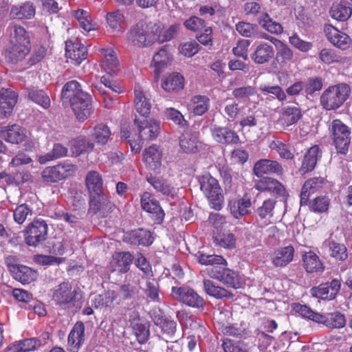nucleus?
<instances>
[{
    "instance_id": "nucleus-49",
    "label": "nucleus",
    "mask_w": 352,
    "mask_h": 352,
    "mask_svg": "<svg viewBox=\"0 0 352 352\" xmlns=\"http://www.w3.org/2000/svg\"><path fill=\"white\" fill-rule=\"evenodd\" d=\"M28 97L33 102L45 109H47L50 106V99L47 94L43 90L35 88L30 89L28 91Z\"/></svg>"
},
{
    "instance_id": "nucleus-32",
    "label": "nucleus",
    "mask_w": 352,
    "mask_h": 352,
    "mask_svg": "<svg viewBox=\"0 0 352 352\" xmlns=\"http://www.w3.org/2000/svg\"><path fill=\"white\" fill-rule=\"evenodd\" d=\"M236 30L241 36L245 37L261 38L270 40V36L265 33L259 31L258 26L256 24L240 21L236 25ZM270 41H272V39Z\"/></svg>"
},
{
    "instance_id": "nucleus-36",
    "label": "nucleus",
    "mask_w": 352,
    "mask_h": 352,
    "mask_svg": "<svg viewBox=\"0 0 352 352\" xmlns=\"http://www.w3.org/2000/svg\"><path fill=\"white\" fill-rule=\"evenodd\" d=\"M302 118L301 110L297 107H285L282 109L279 118L280 122L285 126L296 124Z\"/></svg>"
},
{
    "instance_id": "nucleus-19",
    "label": "nucleus",
    "mask_w": 352,
    "mask_h": 352,
    "mask_svg": "<svg viewBox=\"0 0 352 352\" xmlns=\"http://www.w3.org/2000/svg\"><path fill=\"white\" fill-rule=\"evenodd\" d=\"M25 137V130L16 124L1 126L0 129V138L11 144H19Z\"/></svg>"
},
{
    "instance_id": "nucleus-2",
    "label": "nucleus",
    "mask_w": 352,
    "mask_h": 352,
    "mask_svg": "<svg viewBox=\"0 0 352 352\" xmlns=\"http://www.w3.org/2000/svg\"><path fill=\"white\" fill-rule=\"evenodd\" d=\"M10 34V42L5 57L8 62L17 63L21 61L30 51V41L26 30L16 25L8 28Z\"/></svg>"
},
{
    "instance_id": "nucleus-29",
    "label": "nucleus",
    "mask_w": 352,
    "mask_h": 352,
    "mask_svg": "<svg viewBox=\"0 0 352 352\" xmlns=\"http://www.w3.org/2000/svg\"><path fill=\"white\" fill-rule=\"evenodd\" d=\"M162 152L155 146H151L144 151L143 158L149 169L159 172L162 164Z\"/></svg>"
},
{
    "instance_id": "nucleus-15",
    "label": "nucleus",
    "mask_w": 352,
    "mask_h": 352,
    "mask_svg": "<svg viewBox=\"0 0 352 352\" xmlns=\"http://www.w3.org/2000/svg\"><path fill=\"white\" fill-rule=\"evenodd\" d=\"M141 206L144 210L152 214L155 223L160 224L163 222L164 210L158 201L153 199L150 193L145 192L141 196Z\"/></svg>"
},
{
    "instance_id": "nucleus-62",
    "label": "nucleus",
    "mask_w": 352,
    "mask_h": 352,
    "mask_svg": "<svg viewBox=\"0 0 352 352\" xmlns=\"http://www.w3.org/2000/svg\"><path fill=\"white\" fill-rule=\"evenodd\" d=\"M133 331L140 344H142L148 341L150 331L146 324L137 323L133 326Z\"/></svg>"
},
{
    "instance_id": "nucleus-44",
    "label": "nucleus",
    "mask_w": 352,
    "mask_h": 352,
    "mask_svg": "<svg viewBox=\"0 0 352 352\" xmlns=\"http://www.w3.org/2000/svg\"><path fill=\"white\" fill-rule=\"evenodd\" d=\"M67 154V148L61 144L56 143L54 144L53 148L50 152L39 157L38 162L41 164H45L47 162L65 157Z\"/></svg>"
},
{
    "instance_id": "nucleus-22",
    "label": "nucleus",
    "mask_w": 352,
    "mask_h": 352,
    "mask_svg": "<svg viewBox=\"0 0 352 352\" xmlns=\"http://www.w3.org/2000/svg\"><path fill=\"white\" fill-rule=\"evenodd\" d=\"M253 170L257 177L271 173L280 175L283 173V167L276 161L265 159L258 161L254 164Z\"/></svg>"
},
{
    "instance_id": "nucleus-25",
    "label": "nucleus",
    "mask_w": 352,
    "mask_h": 352,
    "mask_svg": "<svg viewBox=\"0 0 352 352\" xmlns=\"http://www.w3.org/2000/svg\"><path fill=\"white\" fill-rule=\"evenodd\" d=\"M274 56V50L272 45L267 43L258 44L251 54L252 60L256 64L268 63Z\"/></svg>"
},
{
    "instance_id": "nucleus-31",
    "label": "nucleus",
    "mask_w": 352,
    "mask_h": 352,
    "mask_svg": "<svg viewBox=\"0 0 352 352\" xmlns=\"http://www.w3.org/2000/svg\"><path fill=\"white\" fill-rule=\"evenodd\" d=\"M85 184L90 196L103 193V182L98 172L89 171L86 175Z\"/></svg>"
},
{
    "instance_id": "nucleus-27",
    "label": "nucleus",
    "mask_w": 352,
    "mask_h": 352,
    "mask_svg": "<svg viewBox=\"0 0 352 352\" xmlns=\"http://www.w3.org/2000/svg\"><path fill=\"white\" fill-rule=\"evenodd\" d=\"M65 55L73 60L74 64L80 65L87 58V52L83 45L72 41L65 42Z\"/></svg>"
},
{
    "instance_id": "nucleus-55",
    "label": "nucleus",
    "mask_w": 352,
    "mask_h": 352,
    "mask_svg": "<svg viewBox=\"0 0 352 352\" xmlns=\"http://www.w3.org/2000/svg\"><path fill=\"white\" fill-rule=\"evenodd\" d=\"M214 243L225 248H233L235 245V238L233 234L223 233L213 236Z\"/></svg>"
},
{
    "instance_id": "nucleus-47",
    "label": "nucleus",
    "mask_w": 352,
    "mask_h": 352,
    "mask_svg": "<svg viewBox=\"0 0 352 352\" xmlns=\"http://www.w3.org/2000/svg\"><path fill=\"white\" fill-rule=\"evenodd\" d=\"M111 135L109 128L103 124H100L94 128L91 134V140H94L98 144L104 145Z\"/></svg>"
},
{
    "instance_id": "nucleus-54",
    "label": "nucleus",
    "mask_w": 352,
    "mask_h": 352,
    "mask_svg": "<svg viewBox=\"0 0 352 352\" xmlns=\"http://www.w3.org/2000/svg\"><path fill=\"white\" fill-rule=\"evenodd\" d=\"M303 82V93L307 98L316 91H319L322 87V82L319 78H311Z\"/></svg>"
},
{
    "instance_id": "nucleus-9",
    "label": "nucleus",
    "mask_w": 352,
    "mask_h": 352,
    "mask_svg": "<svg viewBox=\"0 0 352 352\" xmlns=\"http://www.w3.org/2000/svg\"><path fill=\"white\" fill-rule=\"evenodd\" d=\"M171 290L173 298L188 306L195 308L204 306L203 298L194 289L188 287H173Z\"/></svg>"
},
{
    "instance_id": "nucleus-11",
    "label": "nucleus",
    "mask_w": 352,
    "mask_h": 352,
    "mask_svg": "<svg viewBox=\"0 0 352 352\" xmlns=\"http://www.w3.org/2000/svg\"><path fill=\"white\" fill-rule=\"evenodd\" d=\"M10 258H6V263L14 278L22 284H28L37 278L38 273L32 268L19 264H12Z\"/></svg>"
},
{
    "instance_id": "nucleus-48",
    "label": "nucleus",
    "mask_w": 352,
    "mask_h": 352,
    "mask_svg": "<svg viewBox=\"0 0 352 352\" xmlns=\"http://www.w3.org/2000/svg\"><path fill=\"white\" fill-rule=\"evenodd\" d=\"M180 146L186 153H194L197 151L198 140L195 133H185L180 138Z\"/></svg>"
},
{
    "instance_id": "nucleus-46",
    "label": "nucleus",
    "mask_w": 352,
    "mask_h": 352,
    "mask_svg": "<svg viewBox=\"0 0 352 352\" xmlns=\"http://www.w3.org/2000/svg\"><path fill=\"white\" fill-rule=\"evenodd\" d=\"M304 267L309 273L322 271L324 267L318 256L313 252H308L303 255Z\"/></svg>"
},
{
    "instance_id": "nucleus-10",
    "label": "nucleus",
    "mask_w": 352,
    "mask_h": 352,
    "mask_svg": "<svg viewBox=\"0 0 352 352\" xmlns=\"http://www.w3.org/2000/svg\"><path fill=\"white\" fill-rule=\"evenodd\" d=\"M74 171V166L71 164H59L48 166L42 172L43 181L48 184L58 182L71 175Z\"/></svg>"
},
{
    "instance_id": "nucleus-21",
    "label": "nucleus",
    "mask_w": 352,
    "mask_h": 352,
    "mask_svg": "<svg viewBox=\"0 0 352 352\" xmlns=\"http://www.w3.org/2000/svg\"><path fill=\"white\" fill-rule=\"evenodd\" d=\"M324 32L330 42L341 50H346L349 47L351 39L345 33L340 32L333 25L327 24L324 26Z\"/></svg>"
},
{
    "instance_id": "nucleus-1",
    "label": "nucleus",
    "mask_w": 352,
    "mask_h": 352,
    "mask_svg": "<svg viewBox=\"0 0 352 352\" xmlns=\"http://www.w3.org/2000/svg\"><path fill=\"white\" fill-rule=\"evenodd\" d=\"M60 100L64 107L72 108L78 122H84L94 113L91 96L82 91L76 80L69 81L63 85Z\"/></svg>"
},
{
    "instance_id": "nucleus-6",
    "label": "nucleus",
    "mask_w": 352,
    "mask_h": 352,
    "mask_svg": "<svg viewBox=\"0 0 352 352\" xmlns=\"http://www.w3.org/2000/svg\"><path fill=\"white\" fill-rule=\"evenodd\" d=\"M47 225L44 220L36 219L24 230V239L29 246L38 247L47 239Z\"/></svg>"
},
{
    "instance_id": "nucleus-30",
    "label": "nucleus",
    "mask_w": 352,
    "mask_h": 352,
    "mask_svg": "<svg viewBox=\"0 0 352 352\" xmlns=\"http://www.w3.org/2000/svg\"><path fill=\"white\" fill-rule=\"evenodd\" d=\"M153 241L151 232L143 228L132 230L128 235V242L131 245L148 246Z\"/></svg>"
},
{
    "instance_id": "nucleus-7",
    "label": "nucleus",
    "mask_w": 352,
    "mask_h": 352,
    "mask_svg": "<svg viewBox=\"0 0 352 352\" xmlns=\"http://www.w3.org/2000/svg\"><path fill=\"white\" fill-rule=\"evenodd\" d=\"M333 140L338 153L346 154L351 142V130L339 120H335L331 124Z\"/></svg>"
},
{
    "instance_id": "nucleus-28",
    "label": "nucleus",
    "mask_w": 352,
    "mask_h": 352,
    "mask_svg": "<svg viewBox=\"0 0 352 352\" xmlns=\"http://www.w3.org/2000/svg\"><path fill=\"white\" fill-rule=\"evenodd\" d=\"M94 142L85 136H78L70 141V148L75 156L90 153L94 150Z\"/></svg>"
},
{
    "instance_id": "nucleus-24",
    "label": "nucleus",
    "mask_w": 352,
    "mask_h": 352,
    "mask_svg": "<svg viewBox=\"0 0 352 352\" xmlns=\"http://www.w3.org/2000/svg\"><path fill=\"white\" fill-rule=\"evenodd\" d=\"M85 325L81 321L77 322L68 336V344L70 350L73 352H77L84 342L85 338Z\"/></svg>"
},
{
    "instance_id": "nucleus-35",
    "label": "nucleus",
    "mask_w": 352,
    "mask_h": 352,
    "mask_svg": "<svg viewBox=\"0 0 352 352\" xmlns=\"http://www.w3.org/2000/svg\"><path fill=\"white\" fill-rule=\"evenodd\" d=\"M184 87V78L177 72H173L165 77L162 82V87L166 91H177Z\"/></svg>"
},
{
    "instance_id": "nucleus-43",
    "label": "nucleus",
    "mask_w": 352,
    "mask_h": 352,
    "mask_svg": "<svg viewBox=\"0 0 352 352\" xmlns=\"http://www.w3.org/2000/svg\"><path fill=\"white\" fill-rule=\"evenodd\" d=\"M134 103L135 109L140 116L146 117L149 115L151 104L142 92L137 89L135 90Z\"/></svg>"
},
{
    "instance_id": "nucleus-34",
    "label": "nucleus",
    "mask_w": 352,
    "mask_h": 352,
    "mask_svg": "<svg viewBox=\"0 0 352 352\" xmlns=\"http://www.w3.org/2000/svg\"><path fill=\"white\" fill-rule=\"evenodd\" d=\"M321 155V151L318 145L311 147L305 155L300 171L305 173L314 170Z\"/></svg>"
},
{
    "instance_id": "nucleus-20",
    "label": "nucleus",
    "mask_w": 352,
    "mask_h": 352,
    "mask_svg": "<svg viewBox=\"0 0 352 352\" xmlns=\"http://www.w3.org/2000/svg\"><path fill=\"white\" fill-rule=\"evenodd\" d=\"M74 298V292L72 291V286L67 283L60 284L54 289L52 300L63 308L68 307Z\"/></svg>"
},
{
    "instance_id": "nucleus-53",
    "label": "nucleus",
    "mask_w": 352,
    "mask_h": 352,
    "mask_svg": "<svg viewBox=\"0 0 352 352\" xmlns=\"http://www.w3.org/2000/svg\"><path fill=\"white\" fill-rule=\"evenodd\" d=\"M259 24L269 32L272 34H280L283 32L282 25L276 21H273L268 14L265 13L262 19H259Z\"/></svg>"
},
{
    "instance_id": "nucleus-17",
    "label": "nucleus",
    "mask_w": 352,
    "mask_h": 352,
    "mask_svg": "<svg viewBox=\"0 0 352 352\" xmlns=\"http://www.w3.org/2000/svg\"><path fill=\"white\" fill-rule=\"evenodd\" d=\"M211 133L216 142L222 144H238L240 138L238 134L233 130L216 124L211 127Z\"/></svg>"
},
{
    "instance_id": "nucleus-13",
    "label": "nucleus",
    "mask_w": 352,
    "mask_h": 352,
    "mask_svg": "<svg viewBox=\"0 0 352 352\" xmlns=\"http://www.w3.org/2000/svg\"><path fill=\"white\" fill-rule=\"evenodd\" d=\"M134 123L138 126L139 137L142 140H153L155 139L160 130V122L155 120H139L136 117Z\"/></svg>"
},
{
    "instance_id": "nucleus-8",
    "label": "nucleus",
    "mask_w": 352,
    "mask_h": 352,
    "mask_svg": "<svg viewBox=\"0 0 352 352\" xmlns=\"http://www.w3.org/2000/svg\"><path fill=\"white\" fill-rule=\"evenodd\" d=\"M226 265H217L208 269V275L221 281L223 285L234 289L241 286L239 276L233 270L227 268Z\"/></svg>"
},
{
    "instance_id": "nucleus-37",
    "label": "nucleus",
    "mask_w": 352,
    "mask_h": 352,
    "mask_svg": "<svg viewBox=\"0 0 352 352\" xmlns=\"http://www.w3.org/2000/svg\"><path fill=\"white\" fill-rule=\"evenodd\" d=\"M169 54L166 46H163L153 57V63L155 67V77L157 78L161 72L166 68L170 63Z\"/></svg>"
},
{
    "instance_id": "nucleus-51",
    "label": "nucleus",
    "mask_w": 352,
    "mask_h": 352,
    "mask_svg": "<svg viewBox=\"0 0 352 352\" xmlns=\"http://www.w3.org/2000/svg\"><path fill=\"white\" fill-rule=\"evenodd\" d=\"M326 326L329 328H342L345 325L346 320L343 314L340 312H334L328 315L327 317L324 316L323 320Z\"/></svg>"
},
{
    "instance_id": "nucleus-12",
    "label": "nucleus",
    "mask_w": 352,
    "mask_h": 352,
    "mask_svg": "<svg viewBox=\"0 0 352 352\" xmlns=\"http://www.w3.org/2000/svg\"><path fill=\"white\" fill-rule=\"evenodd\" d=\"M115 206L104 193L90 196L89 211L100 218H104L112 212Z\"/></svg>"
},
{
    "instance_id": "nucleus-3",
    "label": "nucleus",
    "mask_w": 352,
    "mask_h": 352,
    "mask_svg": "<svg viewBox=\"0 0 352 352\" xmlns=\"http://www.w3.org/2000/svg\"><path fill=\"white\" fill-rule=\"evenodd\" d=\"M350 87L345 83L329 87L320 96V104L326 110H335L340 107L347 100Z\"/></svg>"
},
{
    "instance_id": "nucleus-50",
    "label": "nucleus",
    "mask_w": 352,
    "mask_h": 352,
    "mask_svg": "<svg viewBox=\"0 0 352 352\" xmlns=\"http://www.w3.org/2000/svg\"><path fill=\"white\" fill-rule=\"evenodd\" d=\"M199 262L202 265H211V267L217 265H226V261L221 256L214 254H205L199 252L197 254Z\"/></svg>"
},
{
    "instance_id": "nucleus-61",
    "label": "nucleus",
    "mask_w": 352,
    "mask_h": 352,
    "mask_svg": "<svg viewBox=\"0 0 352 352\" xmlns=\"http://www.w3.org/2000/svg\"><path fill=\"white\" fill-rule=\"evenodd\" d=\"M106 19L109 25L114 30H120L122 28V23L124 22V16L120 10L108 13Z\"/></svg>"
},
{
    "instance_id": "nucleus-18",
    "label": "nucleus",
    "mask_w": 352,
    "mask_h": 352,
    "mask_svg": "<svg viewBox=\"0 0 352 352\" xmlns=\"http://www.w3.org/2000/svg\"><path fill=\"white\" fill-rule=\"evenodd\" d=\"M254 188L261 192L268 191L283 197L287 196V192L284 186L277 179L272 177H263L261 179L256 181Z\"/></svg>"
},
{
    "instance_id": "nucleus-14",
    "label": "nucleus",
    "mask_w": 352,
    "mask_h": 352,
    "mask_svg": "<svg viewBox=\"0 0 352 352\" xmlns=\"http://www.w3.org/2000/svg\"><path fill=\"white\" fill-rule=\"evenodd\" d=\"M19 95L11 88H1L0 90V116L7 118L12 112L17 102Z\"/></svg>"
},
{
    "instance_id": "nucleus-4",
    "label": "nucleus",
    "mask_w": 352,
    "mask_h": 352,
    "mask_svg": "<svg viewBox=\"0 0 352 352\" xmlns=\"http://www.w3.org/2000/svg\"><path fill=\"white\" fill-rule=\"evenodd\" d=\"M200 189L208 199L211 207L217 210L221 209L224 197L218 181L210 174L199 179Z\"/></svg>"
},
{
    "instance_id": "nucleus-59",
    "label": "nucleus",
    "mask_w": 352,
    "mask_h": 352,
    "mask_svg": "<svg viewBox=\"0 0 352 352\" xmlns=\"http://www.w3.org/2000/svg\"><path fill=\"white\" fill-rule=\"evenodd\" d=\"M180 28L181 25L179 23H174L168 28L163 30L157 37L159 43L169 41L174 38L179 34Z\"/></svg>"
},
{
    "instance_id": "nucleus-23",
    "label": "nucleus",
    "mask_w": 352,
    "mask_h": 352,
    "mask_svg": "<svg viewBox=\"0 0 352 352\" xmlns=\"http://www.w3.org/2000/svg\"><path fill=\"white\" fill-rule=\"evenodd\" d=\"M251 205L250 199L247 195H244L241 199L229 201L228 208L234 218L240 219L250 213Z\"/></svg>"
},
{
    "instance_id": "nucleus-63",
    "label": "nucleus",
    "mask_w": 352,
    "mask_h": 352,
    "mask_svg": "<svg viewBox=\"0 0 352 352\" xmlns=\"http://www.w3.org/2000/svg\"><path fill=\"white\" fill-rule=\"evenodd\" d=\"M29 214H32V210L27 204H23L14 210V219L17 223L22 224Z\"/></svg>"
},
{
    "instance_id": "nucleus-5",
    "label": "nucleus",
    "mask_w": 352,
    "mask_h": 352,
    "mask_svg": "<svg viewBox=\"0 0 352 352\" xmlns=\"http://www.w3.org/2000/svg\"><path fill=\"white\" fill-rule=\"evenodd\" d=\"M156 39V35L150 25L143 21L137 23L127 34L128 41L138 47L148 46Z\"/></svg>"
},
{
    "instance_id": "nucleus-45",
    "label": "nucleus",
    "mask_w": 352,
    "mask_h": 352,
    "mask_svg": "<svg viewBox=\"0 0 352 352\" xmlns=\"http://www.w3.org/2000/svg\"><path fill=\"white\" fill-rule=\"evenodd\" d=\"M41 344V341L40 340L32 338L23 340L13 346L8 347L6 350L7 352H26L35 349Z\"/></svg>"
},
{
    "instance_id": "nucleus-64",
    "label": "nucleus",
    "mask_w": 352,
    "mask_h": 352,
    "mask_svg": "<svg viewBox=\"0 0 352 352\" xmlns=\"http://www.w3.org/2000/svg\"><path fill=\"white\" fill-rule=\"evenodd\" d=\"M222 346L225 352H248L245 346L243 343L234 342L230 339L224 340Z\"/></svg>"
},
{
    "instance_id": "nucleus-52",
    "label": "nucleus",
    "mask_w": 352,
    "mask_h": 352,
    "mask_svg": "<svg viewBox=\"0 0 352 352\" xmlns=\"http://www.w3.org/2000/svg\"><path fill=\"white\" fill-rule=\"evenodd\" d=\"M330 200L325 196L318 197L309 201V208L316 213H322L328 210Z\"/></svg>"
},
{
    "instance_id": "nucleus-26",
    "label": "nucleus",
    "mask_w": 352,
    "mask_h": 352,
    "mask_svg": "<svg viewBox=\"0 0 352 352\" xmlns=\"http://www.w3.org/2000/svg\"><path fill=\"white\" fill-rule=\"evenodd\" d=\"M294 254V248L292 245L278 248L274 252L272 262L275 267H285L292 261Z\"/></svg>"
},
{
    "instance_id": "nucleus-33",
    "label": "nucleus",
    "mask_w": 352,
    "mask_h": 352,
    "mask_svg": "<svg viewBox=\"0 0 352 352\" xmlns=\"http://www.w3.org/2000/svg\"><path fill=\"white\" fill-rule=\"evenodd\" d=\"M351 14L352 4L347 1L333 3L330 10L331 17L340 21H347L351 17Z\"/></svg>"
},
{
    "instance_id": "nucleus-58",
    "label": "nucleus",
    "mask_w": 352,
    "mask_h": 352,
    "mask_svg": "<svg viewBox=\"0 0 352 352\" xmlns=\"http://www.w3.org/2000/svg\"><path fill=\"white\" fill-rule=\"evenodd\" d=\"M270 147L272 150L276 151L282 158L290 160L294 157V154L289 146L279 140L272 141L270 143Z\"/></svg>"
},
{
    "instance_id": "nucleus-42",
    "label": "nucleus",
    "mask_w": 352,
    "mask_h": 352,
    "mask_svg": "<svg viewBox=\"0 0 352 352\" xmlns=\"http://www.w3.org/2000/svg\"><path fill=\"white\" fill-rule=\"evenodd\" d=\"M204 290L208 295L218 299L223 298L231 299L234 296L232 293L223 287L214 285L213 282L208 279L204 280Z\"/></svg>"
},
{
    "instance_id": "nucleus-57",
    "label": "nucleus",
    "mask_w": 352,
    "mask_h": 352,
    "mask_svg": "<svg viewBox=\"0 0 352 352\" xmlns=\"http://www.w3.org/2000/svg\"><path fill=\"white\" fill-rule=\"evenodd\" d=\"M329 250L332 257L344 261L347 258L346 248L344 245L335 241L329 242Z\"/></svg>"
},
{
    "instance_id": "nucleus-40",
    "label": "nucleus",
    "mask_w": 352,
    "mask_h": 352,
    "mask_svg": "<svg viewBox=\"0 0 352 352\" xmlns=\"http://www.w3.org/2000/svg\"><path fill=\"white\" fill-rule=\"evenodd\" d=\"M10 14L14 19H30L35 14V8L32 3L26 2L21 6H13Z\"/></svg>"
},
{
    "instance_id": "nucleus-41",
    "label": "nucleus",
    "mask_w": 352,
    "mask_h": 352,
    "mask_svg": "<svg viewBox=\"0 0 352 352\" xmlns=\"http://www.w3.org/2000/svg\"><path fill=\"white\" fill-rule=\"evenodd\" d=\"M270 39L272 40L274 38H271ZM274 40L277 41V43L276 44V54L275 60L280 66L283 67L292 60L293 58V52L291 49L282 41L276 38H274Z\"/></svg>"
},
{
    "instance_id": "nucleus-16",
    "label": "nucleus",
    "mask_w": 352,
    "mask_h": 352,
    "mask_svg": "<svg viewBox=\"0 0 352 352\" xmlns=\"http://www.w3.org/2000/svg\"><path fill=\"white\" fill-rule=\"evenodd\" d=\"M276 204L275 199H268L256 209V221L260 227H265L272 223Z\"/></svg>"
},
{
    "instance_id": "nucleus-56",
    "label": "nucleus",
    "mask_w": 352,
    "mask_h": 352,
    "mask_svg": "<svg viewBox=\"0 0 352 352\" xmlns=\"http://www.w3.org/2000/svg\"><path fill=\"white\" fill-rule=\"evenodd\" d=\"M294 309L296 312L304 318L317 322H321L323 320L324 316L315 313L307 305L298 304L295 306Z\"/></svg>"
},
{
    "instance_id": "nucleus-38",
    "label": "nucleus",
    "mask_w": 352,
    "mask_h": 352,
    "mask_svg": "<svg viewBox=\"0 0 352 352\" xmlns=\"http://www.w3.org/2000/svg\"><path fill=\"white\" fill-rule=\"evenodd\" d=\"M147 182L158 192L164 195L173 197L175 195V189L171 187L166 180L156 177L152 175L146 176Z\"/></svg>"
},
{
    "instance_id": "nucleus-39",
    "label": "nucleus",
    "mask_w": 352,
    "mask_h": 352,
    "mask_svg": "<svg viewBox=\"0 0 352 352\" xmlns=\"http://www.w3.org/2000/svg\"><path fill=\"white\" fill-rule=\"evenodd\" d=\"M133 256L129 252H116L113 256L116 270L120 273H126L133 261Z\"/></svg>"
},
{
    "instance_id": "nucleus-60",
    "label": "nucleus",
    "mask_w": 352,
    "mask_h": 352,
    "mask_svg": "<svg viewBox=\"0 0 352 352\" xmlns=\"http://www.w3.org/2000/svg\"><path fill=\"white\" fill-rule=\"evenodd\" d=\"M165 116L168 120H172L175 124L181 128L187 126V121L184 118V116L174 108H168L164 111Z\"/></svg>"
}]
</instances>
